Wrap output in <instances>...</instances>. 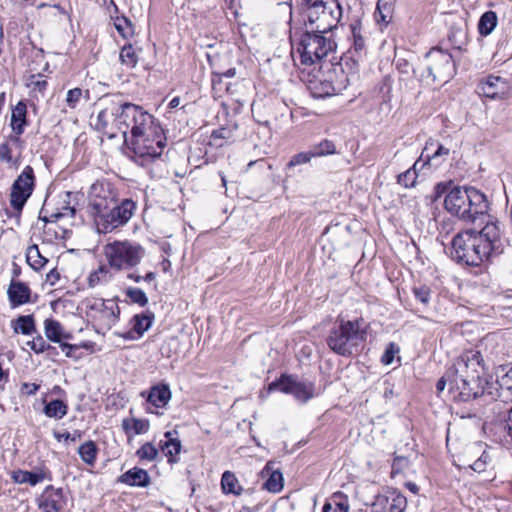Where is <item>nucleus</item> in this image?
Returning a JSON list of instances; mask_svg holds the SVG:
<instances>
[{
    "label": "nucleus",
    "mask_w": 512,
    "mask_h": 512,
    "mask_svg": "<svg viewBox=\"0 0 512 512\" xmlns=\"http://www.w3.org/2000/svg\"><path fill=\"white\" fill-rule=\"evenodd\" d=\"M438 55H441L442 58H444V55L442 53V50L439 49V48H432L427 54L426 56L429 57V58H436V56Z\"/></svg>",
    "instance_id": "338daca9"
},
{
    "label": "nucleus",
    "mask_w": 512,
    "mask_h": 512,
    "mask_svg": "<svg viewBox=\"0 0 512 512\" xmlns=\"http://www.w3.org/2000/svg\"><path fill=\"white\" fill-rule=\"evenodd\" d=\"M136 456L141 461H154L158 456L157 448L150 442L143 444L137 451Z\"/></svg>",
    "instance_id": "37998d69"
},
{
    "label": "nucleus",
    "mask_w": 512,
    "mask_h": 512,
    "mask_svg": "<svg viewBox=\"0 0 512 512\" xmlns=\"http://www.w3.org/2000/svg\"><path fill=\"white\" fill-rule=\"evenodd\" d=\"M111 273L109 266L100 265L96 270L92 271L88 276V286L94 288L97 285L107 283L111 280Z\"/></svg>",
    "instance_id": "c9c22d12"
},
{
    "label": "nucleus",
    "mask_w": 512,
    "mask_h": 512,
    "mask_svg": "<svg viewBox=\"0 0 512 512\" xmlns=\"http://www.w3.org/2000/svg\"><path fill=\"white\" fill-rule=\"evenodd\" d=\"M35 187L34 170L27 165L11 186L10 206L13 209V216L19 221L22 210L31 197Z\"/></svg>",
    "instance_id": "f8f14e48"
},
{
    "label": "nucleus",
    "mask_w": 512,
    "mask_h": 512,
    "mask_svg": "<svg viewBox=\"0 0 512 512\" xmlns=\"http://www.w3.org/2000/svg\"><path fill=\"white\" fill-rule=\"evenodd\" d=\"M59 279H60V273L55 268L51 269L46 274V283H48L50 286L56 285V283L59 281Z\"/></svg>",
    "instance_id": "bf43d9fd"
},
{
    "label": "nucleus",
    "mask_w": 512,
    "mask_h": 512,
    "mask_svg": "<svg viewBox=\"0 0 512 512\" xmlns=\"http://www.w3.org/2000/svg\"><path fill=\"white\" fill-rule=\"evenodd\" d=\"M446 153L447 150L443 144L439 143L437 140L431 139L426 143L420 158L423 159L425 163H430L431 160Z\"/></svg>",
    "instance_id": "473e14b6"
},
{
    "label": "nucleus",
    "mask_w": 512,
    "mask_h": 512,
    "mask_svg": "<svg viewBox=\"0 0 512 512\" xmlns=\"http://www.w3.org/2000/svg\"><path fill=\"white\" fill-rule=\"evenodd\" d=\"M114 20V26L118 33L125 39L134 35V26L132 22L125 16H116L115 18L111 15Z\"/></svg>",
    "instance_id": "ea45409f"
},
{
    "label": "nucleus",
    "mask_w": 512,
    "mask_h": 512,
    "mask_svg": "<svg viewBox=\"0 0 512 512\" xmlns=\"http://www.w3.org/2000/svg\"><path fill=\"white\" fill-rule=\"evenodd\" d=\"M10 477L16 484H29L36 486L45 480H52V472L44 465L36 467L32 471L17 469L11 472Z\"/></svg>",
    "instance_id": "a211bd4d"
},
{
    "label": "nucleus",
    "mask_w": 512,
    "mask_h": 512,
    "mask_svg": "<svg viewBox=\"0 0 512 512\" xmlns=\"http://www.w3.org/2000/svg\"><path fill=\"white\" fill-rule=\"evenodd\" d=\"M12 150L9 147L8 143H3L0 145V161L10 163L12 162Z\"/></svg>",
    "instance_id": "6e6d98bb"
},
{
    "label": "nucleus",
    "mask_w": 512,
    "mask_h": 512,
    "mask_svg": "<svg viewBox=\"0 0 512 512\" xmlns=\"http://www.w3.org/2000/svg\"><path fill=\"white\" fill-rule=\"evenodd\" d=\"M11 326L14 333L31 335L36 332V326L33 315H22L12 320Z\"/></svg>",
    "instance_id": "c85d7f7f"
},
{
    "label": "nucleus",
    "mask_w": 512,
    "mask_h": 512,
    "mask_svg": "<svg viewBox=\"0 0 512 512\" xmlns=\"http://www.w3.org/2000/svg\"><path fill=\"white\" fill-rule=\"evenodd\" d=\"M119 60L122 65H125L128 68L136 67L138 63V55L131 44L124 45L119 54Z\"/></svg>",
    "instance_id": "58836bf2"
},
{
    "label": "nucleus",
    "mask_w": 512,
    "mask_h": 512,
    "mask_svg": "<svg viewBox=\"0 0 512 512\" xmlns=\"http://www.w3.org/2000/svg\"><path fill=\"white\" fill-rule=\"evenodd\" d=\"M99 106L95 127L109 137H113L114 130H117L125 139L133 138L156 121L142 106L123 101L117 95L102 97Z\"/></svg>",
    "instance_id": "f03ea898"
},
{
    "label": "nucleus",
    "mask_w": 512,
    "mask_h": 512,
    "mask_svg": "<svg viewBox=\"0 0 512 512\" xmlns=\"http://www.w3.org/2000/svg\"><path fill=\"white\" fill-rule=\"evenodd\" d=\"M67 498L62 488L48 485L39 498V508L42 512H63Z\"/></svg>",
    "instance_id": "f3484780"
},
{
    "label": "nucleus",
    "mask_w": 512,
    "mask_h": 512,
    "mask_svg": "<svg viewBox=\"0 0 512 512\" xmlns=\"http://www.w3.org/2000/svg\"><path fill=\"white\" fill-rule=\"evenodd\" d=\"M104 6L109 10L111 13V8H113L114 13H118V7L115 4L114 0H103Z\"/></svg>",
    "instance_id": "0e129e2a"
},
{
    "label": "nucleus",
    "mask_w": 512,
    "mask_h": 512,
    "mask_svg": "<svg viewBox=\"0 0 512 512\" xmlns=\"http://www.w3.org/2000/svg\"><path fill=\"white\" fill-rule=\"evenodd\" d=\"M321 85H322V91L319 92V93L313 91L312 92L313 95L315 97H322L324 95H331V92H330V90L332 89L331 84L330 83H322Z\"/></svg>",
    "instance_id": "e2e57ef3"
},
{
    "label": "nucleus",
    "mask_w": 512,
    "mask_h": 512,
    "mask_svg": "<svg viewBox=\"0 0 512 512\" xmlns=\"http://www.w3.org/2000/svg\"><path fill=\"white\" fill-rule=\"evenodd\" d=\"M268 478L263 483V488L271 493H279L283 489V475L279 470H272L271 464L267 463L262 471Z\"/></svg>",
    "instance_id": "a878e982"
},
{
    "label": "nucleus",
    "mask_w": 512,
    "mask_h": 512,
    "mask_svg": "<svg viewBox=\"0 0 512 512\" xmlns=\"http://www.w3.org/2000/svg\"><path fill=\"white\" fill-rule=\"evenodd\" d=\"M490 456L486 451H483L481 455L473 462H471V459H468L466 461H463V463H458L456 460H454L453 464L458 467L459 469H470L477 473H482L486 471L489 463H490Z\"/></svg>",
    "instance_id": "cd10ccee"
},
{
    "label": "nucleus",
    "mask_w": 512,
    "mask_h": 512,
    "mask_svg": "<svg viewBox=\"0 0 512 512\" xmlns=\"http://www.w3.org/2000/svg\"><path fill=\"white\" fill-rule=\"evenodd\" d=\"M353 36V48L356 53L360 54L365 48V41L360 34V28L357 25H351Z\"/></svg>",
    "instance_id": "8fccbe9b"
},
{
    "label": "nucleus",
    "mask_w": 512,
    "mask_h": 512,
    "mask_svg": "<svg viewBox=\"0 0 512 512\" xmlns=\"http://www.w3.org/2000/svg\"><path fill=\"white\" fill-rule=\"evenodd\" d=\"M325 34L306 29L300 36L296 51L303 65H313L333 51L335 42Z\"/></svg>",
    "instance_id": "9d476101"
},
{
    "label": "nucleus",
    "mask_w": 512,
    "mask_h": 512,
    "mask_svg": "<svg viewBox=\"0 0 512 512\" xmlns=\"http://www.w3.org/2000/svg\"><path fill=\"white\" fill-rule=\"evenodd\" d=\"M21 274V267L16 264V263H13V267H12V280H16V278H18Z\"/></svg>",
    "instance_id": "774afa93"
},
{
    "label": "nucleus",
    "mask_w": 512,
    "mask_h": 512,
    "mask_svg": "<svg viewBox=\"0 0 512 512\" xmlns=\"http://www.w3.org/2000/svg\"><path fill=\"white\" fill-rule=\"evenodd\" d=\"M103 252L109 268L115 271H126L136 267L145 253L141 245L127 240L107 243Z\"/></svg>",
    "instance_id": "1a4fd4ad"
},
{
    "label": "nucleus",
    "mask_w": 512,
    "mask_h": 512,
    "mask_svg": "<svg viewBox=\"0 0 512 512\" xmlns=\"http://www.w3.org/2000/svg\"><path fill=\"white\" fill-rule=\"evenodd\" d=\"M166 440L160 442V448L163 453L168 457V462L176 463L177 456L181 451V441L178 439V432L176 430L167 431L164 434Z\"/></svg>",
    "instance_id": "412c9836"
},
{
    "label": "nucleus",
    "mask_w": 512,
    "mask_h": 512,
    "mask_svg": "<svg viewBox=\"0 0 512 512\" xmlns=\"http://www.w3.org/2000/svg\"><path fill=\"white\" fill-rule=\"evenodd\" d=\"M7 295L11 307L15 308L30 302L31 289L24 282L11 280Z\"/></svg>",
    "instance_id": "aec40b11"
},
{
    "label": "nucleus",
    "mask_w": 512,
    "mask_h": 512,
    "mask_svg": "<svg viewBox=\"0 0 512 512\" xmlns=\"http://www.w3.org/2000/svg\"><path fill=\"white\" fill-rule=\"evenodd\" d=\"M86 315L100 329L109 330L116 324L120 309L113 299L87 298L84 300Z\"/></svg>",
    "instance_id": "9b49d317"
},
{
    "label": "nucleus",
    "mask_w": 512,
    "mask_h": 512,
    "mask_svg": "<svg viewBox=\"0 0 512 512\" xmlns=\"http://www.w3.org/2000/svg\"><path fill=\"white\" fill-rule=\"evenodd\" d=\"M26 262L32 269L38 271L45 266L48 259L40 253L38 245L33 244L27 248Z\"/></svg>",
    "instance_id": "72a5a7b5"
},
{
    "label": "nucleus",
    "mask_w": 512,
    "mask_h": 512,
    "mask_svg": "<svg viewBox=\"0 0 512 512\" xmlns=\"http://www.w3.org/2000/svg\"><path fill=\"white\" fill-rule=\"evenodd\" d=\"M445 387H446V379L444 376H442L437 384H436V389H437V393L440 394L442 393L444 390H445Z\"/></svg>",
    "instance_id": "69168bd1"
},
{
    "label": "nucleus",
    "mask_w": 512,
    "mask_h": 512,
    "mask_svg": "<svg viewBox=\"0 0 512 512\" xmlns=\"http://www.w3.org/2000/svg\"><path fill=\"white\" fill-rule=\"evenodd\" d=\"M448 189V182L438 183L435 187V195L433 197V202H436L438 198L443 196V205L445 209H448V193H446Z\"/></svg>",
    "instance_id": "3c124183"
},
{
    "label": "nucleus",
    "mask_w": 512,
    "mask_h": 512,
    "mask_svg": "<svg viewBox=\"0 0 512 512\" xmlns=\"http://www.w3.org/2000/svg\"><path fill=\"white\" fill-rule=\"evenodd\" d=\"M54 437L58 440V441H61V439H64L65 441H72V442H75L78 438H80L81 434L79 432H76L74 433L73 435L70 434L69 432H65V433H59V432H56L54 431L53 433Z\"/></svg>",
    "instance_id": "4d7b16f0"
},
{
    "label": "nucleus",
    "mask_w": 512,
    "mask_h": 512,
    "mask_svg": "<svg viewBox=\"0 0 512 512\" xmlns=\"http://www.w3.org/2000/svg\"><path fill=\"white\" fill-rule=\"evenodd\" d=\"M98 452H99V449H98L96 443L92 440H88V441L84 442L78 448V454H79L81 460L89 466L95 465Z\"/></svg>",
    "instance_id": "2f4dec72"
},
{
    "label": "nucleus",
    "mask_w": 512,
    "mask_h": 512,
    "mask_svg": "<svg viewBox=\"0 0 512 512\" xmlns=\"http://www.w3.org/2000/svg\"><path fill=\"white\" fill-rule=\"evenodd\" d=\"M27 345L37 354L43 353L45 351H52L56 354V348L47 344L44 338L41 335L36 336L33 340L29 341Z\"/></svg>",
    "instance_id": "a18cd8bd"
},
{
    "label": "nucleus",
    "mask_w": 512,
    "mask_h": 512,
    "mask_svg": "<svg viewBox=\"0 0 512 512\" xmlns=\"http://www.w3.org/2000/svg\"><path fill=\"white\" fill-rule=\"evenodd\" d=\"M65 341L66 340H62L58 344H59L61 350L64 352L65 356L68 358H74V359L78 360L80 358V356H76L74 354V352L81 347L87 348V344H70Z\"/></svg>",
    "instance_id": "de8ad7c7"
},
{
    "label": "nucleus",
    "mask_w": 512,
    "mask_h": 512,
    "mask_svg": "<svg viewBox=\"0 0 512 512\" xmlns=\"http://www.w3.org/2000/svg\"><path fill=\"white\" fill-rule=\"evenodd\" d=\"M44 333L46 338L54 343L73 338L72 334L66 331L58 320L51 318L44 321Z\"/></svg>",
    "instance_id": "4be33fe9"
},
{
    "label": "nucleus",
    "mask_w": 512,
    "mask_h": 512,
    "mask_svg": "<svg viewBox=\"0 0 512 512\" xmlns=\"http://www.w3.org/2000/svg\"><path fill=\"white\" fill-rule=\"evenodd\" d=\"M487 211L488 201L483 193L473 187L450 186V215L474 222Z\"/></svg>",
    "instance_id": "423d86ee"
},
{
    "label": "nucleus",
    "mask_w": 512,
    "mask_h": 512,
    "mask_svg": "<svg viewBox=\"0 0 512 512\" xmlns=\"http://www.w3.org/2000/svg\"><path fill=\"white\" fill-rule=\"evenodd\" d=\"M305 7V27L313 29L314 32L329 33L337 27L342 17V8L338 0H317Z\"/></svg>",
    "instance_id": "0eeeda50"
},
{
    "label": "nucleus",
    "mask_w": 512,
    "mask_h": 512,
    "mask_svg": "<svg viewBox=\"0 0 512 512\" xmlns=\"http://www.w3.org/2000/svg\"><path fill=\"white\" fill-rule=\"evenodd\" d=\"M309 150L313 158L333 155L337 152L334 142L328 139H324L321 142L312 145Z\"/></svg>",
    "instance_id": "4c0bfd02"
},
{
    "label": "nucleus",
    "mask_w": 512,
    "mask_h": 512,
    "mask_svg": "<svg viewBox=\"0 0 512 512\" xmlns=\"http://www.w3.org/2000/svg\"><path fill=\"white\" fill-rule=\"evenodd\" d=\"M392 4L386 0H378L375 11L376 21L388 24L391 19Z\"/></svg>",
    "instance_id": "a19ab883"
},
{
    "label": "nucleus",
    "mask_w": 512,
    "mask_h": 512,
    "mask_svg": "<svg viewBox=\"0 0 512 512\" xmlns=\"http://www.w3.org/2000/svg\"><path fill=\"white\" fill-rule=\"evenodd\" d=\"M268 391H281L286 394H292L303 403L316 395L313 382L300 381L293 375H282L278 380L271 382L268 385Z\"/></svg>",
    "instance_id": "4468645a"
},
{
    "label": "nucleus",
    "mask_w": 512,
    "mask_h": 512,
    "mask_svg": "<svg viewBox=\"0 0 512 512\" xmlns=\"http://www.w3.org/2000/svg\"><path fill=\"white\" fill-rule=\"evenodd\" d=\"M154 320V314L152 312H145L136 314L132 318L133 330L142 336L152 325Z\"/></svg>",
    "instance_id": "f704fd0d"
},
{
    "label": "nucleus",
    "mask_w": 512,
    "mask_h": 512,
    "mask_svg": "<svg viewBox=\"0 0 512 512\" xmlns=\"http://www.w3.org/2000/svg\"><path fill=\"white\" fill-rule=\"evenodd\" d=\"M450 244L453 249L452 258L465 266H480L492 254L502 252L500 229L496 222H488L479 232H459Z\"/></svg>",
    "instance_id": "7ed1b4c3"
},
{
    "label": "nucleus",
    "mask_w": 512,
    "mask_h": 512,
    "mask_svg": "<svg viewBox=\"0 0 512 512\" xmlns=\"http://www.w3.org/2000/svg\"><path fill=\"white\" fill-rule=\"evenodd\" d=\"M313 158L310 150L305 152H300L291 157L290 161L287 163L288 168H292L301 164L308 163Z\"/></svg>",
    "instance_id": "09e8293b"
},
{
    "label": "nucleus",
    "mask_w": 512,
    "mask_h": 512,
    "mask_svg": "<svg viewBox=\"0 0 512 512\" xmlns=\"http://www.w3.org/2000/svg\"><path fill=\"white\" fill-rule=\"evenodd\" d=\"M221 488L225 494L240 495L243 491L237 477L231 471H225L221 477Z\"/></svg>",
    "instance_id": "7c9ffc66"
},
{
    "label": "nucleus",
    "mask_w": 512,
    "mask_h": 512,
    "mask_svg": "<svg viewBox=\"0 0 512 512\" xmlns=\"http://www.w3.org/2000/svg\"><path fill=\"white\" fill-rule=\"evenodd\" d=\"M414 294H415L416 298L419 299L421 302H423V303L428 302L429 291L426 287L415 288Z\"/></svg>",
    "instance_id": "680f3d73"
},
{
    "label": "nucleus",
    "mask_w": 512,
    "mask_h": 512,
    "mask_svg": "<svg viewBox=\"0 0 512 512\" xmlns=\"http://www.w3.org/2000/svg\"><path fill=\"white\" fill-rule=\"evenodd\" d=\"M418 161L414 164L412 169H408L405 172L398 175V183L405 188L413 187L416 182V167Z\"/></svg>",
    "instance_id": "49530a36"
},
{
    "label": "nucleus",
    "mask_w": 512,
    "mask_h": 512,
    "mask_svg": "<svg viewBox=\"0 0 512 512\" xmlns=\"http://www.w3.org/2000/svg\"><path fill=\"white\" fill-rule=\"evenodd\" d=\"M502 428L505 432L506 441L512 442V408L508 411L507 418L502 424Z\"/></svg>",
    "instance_id": "5fc2aeb1"
},
{
    "label": "nucleus",
    "mask_w": 512,
    "mask_h": 512,
    "mask_svg": "<svg viewBox=\"0 0 512 512\" xmlns=\"http://www.w3.org/2000/svg\"><path fill=\"white\" fill-rule=\"evenodd\" d=\"M121 427L128 439H131L135 435L145 434L149 431L150 423L147 419L138 418H124L121 423Z\"/></svg>",
    "instance_id": "393cba45"
},
{
    "label": "nucleus",
    "mask_w": 512,
    "mask_h": 512,
    "mask_svg": "<svg viewBox=\"0 0 512 512\" xmlns=\"http://www.w3.org/2000/svg\"><path fill=\"white\" fill-rule=\"evenodd\" d=\"M27 106L23 101H20L12 109L11 113V128L13 135L9 137L10 141L19 142L20 136L24 133L25 126L27 125Z\"/></svg>",
    "instance_id": "6ab92c4d"
},
{
    "label": "nucleus",
    "mask_w": 512,
    "mask_h": 512,
    "mask_svg": "<svg viewBox=\"0 0 512 512\" xmlns=\"http://www.w3.org/2000/svg\"><path fill=\"white\" fill-rule=\"evenodd\" d=\"M508 82L500 76L489 75L479 81L477 92L490 99H501L508 94Z\"/></svg>",
    "instance_id": "dca6fc26"
},
{
    "label": "nucleus",
    "mask_w": 512,
    "mask_h": 512,
    "mask_svg": "<svg viewBox=\"0 0 512 512\" xmlns=\"http://www.w3.org/2000/svg\"><path fill=\"white\" fill-rule=\"evenodd\" d=\"M398 350L399 349L394 343H390L381 358L382 363L385 365L391 364L394 359V355Z\"/></svg>",
    "instance_id": "864d4df0"
},
{
    "label": "nucleus",
    "mask_w": 512,
    "mask_h": 512,
    "mask_svg": "<svg viewBox=\"0 0 512 512\" xmlns=\"http://www.w3.org/2000/svg\"><path fill=\"white\" fill-rule=\"evenodd\" d=\"M497 25V15L494 11L485 12L479 19L478 31L482 36H488Z\"/></svg>",
    "instance_id": "e433bc0d"
},
{
    "label": "nucleus",
    "mask_w": 512,
    "mask_h": 512,
    "mask_svg": "<svg viewBox=\"0 0 512 512\" xmlns=\"http://www.w3.org/2000/svg\"><path fill=\"white\" fill-rule=\"evenodd\" d=\"M406 498L396 490H389L377 495L373 504V512H403L406 508Z\"/></svg>",
    "instance_id": "2eb2a0df"
},
{
    "label": "nucleus",
    "mask_w": 512,
    "mask_h": 512,
    "mask_svg": "<svg viewBox=\"0 0 512 512\" xmlns=\"http://www.w3.org/2000/svg\"><path fill=\"white\" fill-rule=\"evenodd\" d=\"M477 364L468 355H463L450 367V414L461 420L468 419L474 429L481 425L480 409L473 403L478 397L487 394L492 399L500 397L505 402H512V365H500L496 369L498 388L494 392L492 384L482 379L473 368Z\"/></svg>",
    "instance_id": "f257e3e1"
},
{
    "label": "nucleus",
    "mask_w": 512,
    "mask_h": 512,
    "mask_svg": "<svg viewBox=\"0 0 512 512\" xmlns=\"http://www.w3.org/2000/svg\"><path fill=\"white\" fill-rule=\"evenodd\" d=\"M323 512H349V506L346 502H327L323 507Z\"/></svg>",
    "instance_id": "603ef678"
},
{
    "label": "nucleus",
    "mask_w": 512,
    "mask_h": 512,
    "mask_svg": "<svg viewBox=\"0 0 512 512\" xmlns=\"http://www.w3.org/2000/svg\"><path fill=\"white\" fill-rule=\"evenodd\" d=\"M125 293L132 303L138 304L141 307L148 304V297L140 288L129 287Z\"/></svg>",
    "instance_id": "c03bdc74"
},
{
    "label": "nucleus",
    "mask_w": 512,
    "mask_h": 512,
    "mask_svg": "<svg viewBox=\"0 0 512 512\" xmlns=\"http://www.w3.org/2000/svg\"><path fill=\"white\" fill-rule=\"evenodd\" d=\"M118 482L128 486L146 487L150 484V476L146 470L134 467L120 475Z\"/></svg>",
    "instance_id": "5701e85b"
},
{
    "label": "nucleus",
    "mask_w": 512,
    "mask_h": 512,
    "mask_svg": "<svg viewBox=\"0 0 512 512\" xmlns=\"http://www.w3.org/2000/svg\"><path fill=\"white\" fill-rule=\"evenodd\" d=\"M137 204L132 199H123L121 201H113L109 204L106 210L101 213L95 214L89 220L95 226L98 233H109L113 230L124 226L133 216Z\"/></svg>",
    "instance_id": "6e6552de"
},
{
    "label": "nucleus",
    "mask_w": 512,
    "mask_h": 512,
    "mask_svg": "<svg viewBox=\"0 0 512 512\" xmlns=\"http://www.w3.org/2000/svg\"><path fill=\"white\" fill-rule=\"evenodd\" d=\"M229 131L225 128H221V129H218V130H214L211 134V141L214 142L215 145L217 146H222V143H218L217 140L219 139H225L227 136L226 134L228 133Z\"/></svg>",
    "instance_id": "13d9d810"
},
{
    "label": "nucleus",
    "mask_w": 512,
    "mask_h": 512,
    "mask_svg": "<svg viewBox=\"0 0 512 512\" xmlns=\"http://www.w3.org/2000/svg\"><path fill=\"white\" fill-rule=\"evenodd\" d=\"M363 320H346L338 317L326 339L328 347L341 356H351L366 340Z\"/></svg>",
    "instance_id": "20e7f679"
},
{
    "label": "nucleus",
    "mask_w": 512,
    "mask_h": 512,
    "mask_svg": "<svg viewBox=\"0 0 512 512\" xmlns=\"http://www.w3.org/2000/svg\"><path fill=\"white\" fill-rule=\"evenodd\" d=\"M118 198V192L107 180H98L90 186L86 213L90 219L97 213L106 210L109 204Z\"/></svg>",
    "instance_id": "ddd939ff"
},
{
    "label": "nucleus",
    "mask_w": 512,
    "mask_h": 512,
    "mask_svg": "<svg viewBox=\"0 0 512 512\" xmlns=\"http://www.w3.org/2000/svg\"><path fill=\"white\" fill-rule=\"evenodd\" d=\"M166 141L164 130L157 121L133 138H126V143L132 149L141 166H147L154 161L164 162L162 155L166 147Z\"/></svg>",
    "instance_id": "39448f33"
},
{
    "label": "nucleus",
    "mask_w": 512,
    "mask_h": 512,
    "mask_svg": "<svg viewBox=\"0 0 512 512\" xmlns=\"http://www.w3.org/2000/svg\"><path fill=\"white\" fill-rule=\"evenodd\" d=\"M71 193L66 192L61 201L58 202L57 206L50 212V220H60L66 217H74L76 209L70 205Z\"/></svg>",
    "instance_id": "bb28decb"
},
{
    "label": "nucleus",
    "mask_w": 512,
    "mask_h": 512,
    "mask_svg": "<svg viewBox=\"0 0 512 512\" xmlns=\"http://www.w3.org/2000/svg\"><path fill=\"white\" fill-rule=\"evenodd\" d=\"M43 412L48 418L60 420L67 415L68 405L62 400L55 399L45 404Z\"/></svg>",
    "instance_id": "c756f323"
},
{
    "label": "nucleus",
    "mask_w": 512,
    "mask_h": 512,
    "mask_svg": "<svg viewBox=\"0 0 512 512\" xmlns=\"http://www.w3.org/2000/svg\"><path fill=\"white\" fill-rule=\"evenodd\" d=\"M171 399V390L167 384H157L150 388L147 395V402L156 408H162Z\"/></svg>",
    "instance_id": "b1692460"
},
{
    "label": "nucleus",
    "mask_w": 512,
    "mask_h": 512,
    "mask_svg": "<svg viewBox=\"0 0 512 512\" xmlns=\"http://www.w3.org/2000/svg\"><path fill=\"white\" fill-rule=\"evenodd\" d=\"M39 388L40 385L35 383H23L21 387V392L27 395H34Z\"/></svg>",
    "instance_id": "052dcab7"
},
{
    "label": "nucleus",
    "mask_w": 512,
    "mask_h": 512,
    "mask_svg": "<svg viewBox=\"0 0 512 512\" xmlns=\"http://www.w3.org/2000/svg\"><path fill=\"white\" fill-rule=\"evenodd\" d=\"M84 96L89 98V91L76 87L68 90L65 102L70 109H75Z\"/></svg>",
    "instance_id": "79ce46f5"
}]
</instances>
